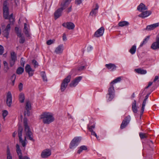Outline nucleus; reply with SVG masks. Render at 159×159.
Wrapping results in <instances>:
<instances>
[{
  "mask_svg": "<svg viewBox=\"0 0 159 159\" xmlns=\"http://www.w3.org/2000/svg\"><path fill=\"white\" fill-rule=\"evenodd\" d=\"M7 159H12V156L11 155L10 149L8 146L7 148Z\"/></svg>",
  "mask_w": 159,
  "mask_h": 159,
  "instance_id": "obj_32",
  "label": "nucleus"
},
{
  "mask_svg": "<svg viewBox=\"0 0 159 159\" xmlns=\"http://www.w3.org/2000/svg\"><path fill=\"white\" fill-rule=\"evenodd\" d=\"M82 0H75V4L77 5H79L82 2Z\"/></svg>",
  "mask_w": 159,
  "mask_h": 159,
  "instance_id": "obj_55",
  "label": "nucleus"
},
{
  "mask_svg": "<svg viewBox=\"0 0 159 159\" xmlns=\"http://www.w3.org/2000/svg\"><path fill=\"white\" fill-rule=\"evenodd\" d=\"M7 2L5 1L3 3V15L5 19H8L9 15V10L8 7L7 6Z\"/></svg>",
  "mask_w": 159,
  "mask_h": 159,
  "instance_id": "obj_7",
  "label": "nucleus"
},
{
  "mask_svg": "<svg viewBox=\"0 0 159 159\" xmlns=\"http://www.w3.org/2000/svg\"><path fill=\"white\" fill-rule=\"evenodd\" d=\"M16 34H17L18 37H19V38H20L22 37V34H21V33L20 32H16Z\"/></svg>",
  "mask_w": 159,
  "mask_h": 159,
  "instance_id": "obj_62",
  "label": "nucleus"
},
{
  "mask_svg": "<svg viewBox=\"0 0 159 159\" xmlns=\"http://www.w3.org/2000/svg\"><path fill=\"white\" fill-rule=\"evenodd\" d=\"M8 114V112L6 110H4L2 111V116H3V118L5 119V117Z\"/></svg>",
  "mask_w": 159,
  "mask_h": 159,
  "instance_id": "obj_44",
  "label": "nucleus"
},
{
  "mask_svg": "<svg viewBox=\"0 0 159 159\" xmlns=\"http://www.w3.org/2000/svg\"><path fill=\"white\" fill-rule=\"evenodd\" d=\"M132 110L134 113H136L138 111L137 107H136V102L134 100L133 103L132 105Z\"/></svg>",
  "mask_w": 159,
  "mask_h": 159,
  "instance_id": "obj_27",
  "label": "nucleus"
},
{
  "mask_svg": "<svg viewBox=\"0 0 159 159\" xmlns=\"http://www.w3.org/2000/svg\"><path fill=\"white\" fill-rule=\"evenodd\" d=\"M137 9L139 11L142 12L143 11L147 10L148 8L144 4L142 3L138 6Z\"/></svg>",
  "mask_w": 159,
  "mask_h": 159,
  "instance_id": "obj_23",
  "label": "nucleus"
},
{
  "mask_svg": "<svg viewBox=\"0 0 159 159\" xmlns=\"http://www.w3.org/2000/svg\"><path fill=\"white\" fill-rule=\"evenodd\" d=\"M71 79L70 75L67 76L63 80L61 85V90L62 92L64 91L68 85V83L70 82Z\"/></svg>",
  "mask_w": 159,
  "mask_h": 159,
  "instance_id": "obj_4",
  "label": "nucleus"
},
{
  "mask_svg": "<svg viewBox=\"0 0 159 159\" xmlns=\"http://www.w3.org/2000/svg\"><path fill=\"white\" fill-rule=\"evenodd\" d=\"M131 120V117L129 115H128L126 116L124 119L123 120L128 124L129 123Z\"/></svg>",
  "mask_w": 159,
  "mask_h": 159,
  "instance_id": "obj_41",
  "label": "nucleus"
},
{
  "mask_svg": "<svg viewBox=\"0 0 159 159\" xmlns=\"http://www.w3.org/2000/svg\"><path fill=\"white\" fill-rule=\"evenodd\" d=\"M89 131L91 132V134L92 135H94L95 134V132L93 131L92 129H91L90 128L89 129Z\"/></svg>",
  "mask_w": 159,
  "mask_h": 159,
  "instance_id": "obj_59",
  "label": "nucleus"
},
{
  "mask_svg": "<svg viewBox=\"0 0 159 159\" xmlns=\"http://www.w3.org/2000/svg\"><path fill=\"white\" fill-rule=\"evenodd\" d=\"M23 32L24 33L25 36L27 37H29L30 36V30L28 29V27H27V24L26 23L24 24Z\"/></svg>",
  "mask_w": 159,
  "mask_h": 159,
  "instance_id": "obj_22",
  "label": "nucleus"
},
{
  "mask_svg": "<svg viewBox=\"0 0 159 159\" xmlns=\"http://www.w3.org/2000/svg\"><path fill=\"white\" fill-rule=\"evenodd\" d=\"M99 8L98 4H96L95 7L93 9L90 13V15L92 16H95L96 14L98 13V10Z\"/></svg>",
  "mask_w": 159,
  "mask_h": 159,
  "instance_id": "obj_25",
  "label": "nucleus"
},
{
  "mask_svg": "<svg viewBox=\"0 0 159 159\" xmlns=\"http://www.w3.org/2000/svg\"><path fill=\"white\" fill-rule=\"evenodd\" d=\"M12 95L10 92H8L7 96L6 103L7 105L10 107L12 103Z\"/></svg>",
  "mask_w": 159,
  "mask_h": 159,
  "instance_id": "obj_15",
  "label": "nucleus"
},
{
  "mask_svg": "<svg viewBox=\"0 0 159 159\" xmlns=\"http://www.w3.org/2000/svg\"><path fill=\"white\" fill-rule=\"evenodd\" d=\"M129 24V23L126 21H120L118 23V25L119 26L123 27L124 26H128Z\"/></svg>",
  "mask_w": 159,
  "mask_h": 159,
  "instance_id": "obj_30",
  "label": "nucleus"
},
{
  "mask_svg": "<svg viewBox=\"0 0 159 159\" xmlns=\"http://www.w3.org/2000/svg\"><path fill=\"white\" fill-rule=\"evenodd\" d=\"M31 105L29 101H27L26 102L25 109V110H31Z\"/></svg>",
  "mask_w": 159,
  "mask_h": 159,
  "instance_id": "obj_34",
  "label": "nucleus"
},
{
  "mask_svg": "<svg viewBox=\"0 0 159 159\" xmlns=\"http://www.w3.org/2000/svg\"><path fill=\"white\" fill-rule=\"evenodd\" d=\"M63 50V45L62 44H60L56 48L55 52L57 54H60L62 52Z\"/></svg>",
  "mask_w": 159,
  "mask_h": 159,
  "instance_id": "obj_24",
  "label": "nucleus"
},
{
  "mask_svg": "<svg viewBox=\"0 0 159 159\" xmlns=\"http://www.w3.org/2000/svg\"><path fill=\"white\" fill-rule=\"evenodd\" d=\"M82 77L79 76L76 77L75 79L72 81L70 84V87H74L81 80Z\"/></svg>",
  "mask_w": 159,
  "mask_h": 159,
  "instance_id": "obj_11",
  "label": "nucleus"
},
{
  "mask_svg": "<svg viewBox=\"0 0 159 159\" xmlns=\"http://www.w3.org/2000/svg\"><path fill=\"white\" fill-rule=\"evenodd\" d=\"M108 94L109 96L108 98L109 101H111L114 97V87L113 84H110V87L108 89Z\"/></svg>",
  "mask_w": 159,
  "mask_h": 159,
  "instance_id": "obj_6",
  "label": "nucleus"
},
{
  "mask_svg": "<svg viewBox=\"0 0 159 159\" xmlns=\"http://www.w3.org/2000/svg\"><path fill=\"white\" fill-rule=\"evenodd\" d=\"M145 106V105H142V108L141 109V111L140 112V116L142 115L143 114L144 111V107Z\"/></svg>",
  "mask_w": 159,
  "mask_h": 159,
  "instance_id": "obj_52",
  "label": "nucleus"
},
{
  "mask_svg": "<svg viewBox=\"0 0 159 159\" xmlns=\"http://www.w3.org/2000/svg\"><path fill=\"white\" fill-rule=\"evenodd\" d=\"M150 38V36H147L145 39H144L142 43L140 44V47H142L144 44H145L146 43L148 40H149Z\"/></svg>",
  "mask_w": 159,
  "mask_h": 159,
  "instance_id": "obj_38",
  "label": "nucleus"
},
{
  "mask_svg": "<svg viewBox=\"0 0 159 159\" xmlns=\"http://www.w3.org/2000/svg\"><path fill=\"white\" fill-rule=\"evenodd\" d=\"M105 66L108 70H110L111 71H114L116 70V66L114 64L110 63L108 64H106Z\"/></svg>",
  "mask_w": 159,
  "mask_h": 159,
  "instance_id": "obj_21",
  "label": "nucleus"
},
{
  "mask_svg": "<svg viewBox=\"0 0 159 159\" xmlns=\"http://www.w3.org/2000/svg\"><path fill=\"white\" fill-rule=\"evenodd\" d=\"M8 18L9 19L10 23L13 24L15 21L13 17H9Z\"/></svg>",
  "mask_w": 159,
  "mask_h": 159,
  "instance_id": "obj_57",
  "label": "nucleus"
},
{
  "mask_svg": "<svg viewBox=\"0 0 159 159\" xmlns=\"http://www.w3.org/2000/svg\"><path fill=\"white\" fill-rule=\"evenodd\" d=\"M141 13L138 15V16L142 18H144L149 16L151 14L152 12L150 11H143Z\"/></svg>",
  "mask_w": 159,
  "mask_h": 159,
  "instance_id": "obj_17",
  "label": "nucleus"
},
{
  "mask_svg": "<svg viewBox=\"0 0 159 159\" xmlns=\"http://www.w3.org/2000/svg\"><path fill=\"white\" fill-rule=\"evenodd\" d=\"M62 26L69 30H73L75 28V25L71 22H67L64 23Z\"/></svg>",
  "mask_w": 159,
  "mask_h": 159,
  "instance_id": "obj_13",
  "label": "nucleus"
},
{
  "mask_svg": "<svg viewBox=\"0 0 159 159\" xmlns=\"http://www.w3.org/2000/svg\"><path fill=\"white\" fill-rule=\"evenodd\" d=\"M10 30V24H8L6 28L2 31V34L4 37H6L7 39L8 37V35Z\"/></svg>",
  "mask_w": 159,
  "mask_h": 159,
  "instance_id": "obj_14",
  "label": "nucleus"
},
{
  "mask_svg": "<svg viewBox=\"0 0 159 159\" xmlns=\"http://www.w3.org/2000/svg\"><path fill=\"white\" fill-rule=\"evenodd\" d=\"M27 121V119L25 117L23 120L24 127V134L25 135V136H26V138L27 137V139L33 142H34L35 140L33 138V133L28 125Z\"/></svg>",
  "mask_w": 159,
  "mask_h": 159,
  "instance_id": "obj_1",
  "label": "nucleus"
},
{
  "mask_svg": "<svg viewBox=\"0 0 159 159\" xmlns=\"http://www.w3.org/2000/svg\"><path fill=\"white\" fill-rule=\"evenodd\" d=\"M135 70L138 73L141 74H145L147 73L146 70L140 68L135 69Z\"/></svg>",
  "mask_w": 159,
  "mask_h": 159,
  "instance_id": "obj_29",
  "label": "nucleus"
},
{
  "mask_svg": "<svg viewBox=\"0 0 159 159\" xmlns=\"http://www.w3.org/2000/svg\"><path fill=\"white\" fill-rule=\"evenodd\" d=\"M16 76L15 75H13L11 76L12 85H13L14 84L15 80L16 78Z\"/></svg>",
  "mask_w": 159,
  "mask_h": 159,
  "instance_id": "obj_50",
  "label": "nucleus"
},
{
  "mask_svg": "<svg viewBox=\"0 0 159 159\" xmlns=\"http://www.w3.org/2000/svg\"><path fill=\"white\" fill-rule=\"evenodd\" d=\"M26 136H25L24 140H23L22 138H21V139H19L20 142L21 143L23 147H25L26 144Z\"/></svg>",
  "mask_w": 159,
  "mask_h": 159,
  "instance_id": "obj_37",
  "label": "nucleus"
},
{
  "mask_svg": "<svg viewBox=\"0 0 159 159\" xmlns=\"http://www.w3.org/2000/svg\"><path fill=\"white\" fill-rule=\"evenodd\" d=\"M32 64L34 65V68H36L38 66V63L36 60L34 59L32 60Z\"/></svg>",
  "mask_w": 159,
  "mask_h": 159,
  "instance_id": "obj_43",
  "label": "nucleus"
},
{
  "mask_svg": "<svg viewBox=\"0 0 159 159\" xmlns=\"http://www.w3.org/2000/svg\"><path fill=\"white\" fill-rule=\"evenodd\" d=\"M63 10L61 8H59L55 11L54 13V16L55 19H57L61 16V12Z\"/></svg>",
  "mask_w": 159,
  "mask_h": 159,
  "instance_id": "obj_20",
  "label": "nucleus"
},
{
  "mask_svg": "<svg viewBox=\"0 0 159 159\" xmlns=\"http://www.w3.org/2000/svg\"><path fill=\"white\" fill-rule=\"evenodd\" d=\"M104 31V28L102 27L95 32L94 35L96 37H100L103 35Z\"/></svg>",
  "mask_w": 159,
  "mask_h": 159,
  "instance_id": "obj_10",
  "label": "nucleus"
},
{
  "mask_svg": "<svg viewBox=\"0 0 159 159\" xmlns=\"http://www.w3.org/2000/svg\"><path fill=\"white\" fill-rule=\"evenodd\" d=\"M16 151L19 156V159H30L29 157L26 156H25L23 157L19 145L18 144H16Z\"/></svg>",
  "mask_w": 159,
  "mask_h": 159,
  "instance_id": "obj_8",
  "label": "nucleus"
},
{
  "mask_svg": "<svg viewBox=\"0 0 159 159\" xmlns=\"http://www.w3.org/2000/svg\"><path fill=\"white\" fill-rule=\"evenodd\" d=\"M19 43H23L25 42V38L24 36L20 38Z\"/></svg>",
  "mask_w": 159,
  "mask_h": 159,
  "instance_id": "obj_49",
  "label": "nucleus"
},
{
  "mask_svg": "<svg viewBox=\"0 0 159 159\" xmlns=\"http://www.w3.org/2000/svg\"><path fill=\"white\" fill-rule=\"evenodd\" d=\"M81 138L80 137H75L71 141L69 148L71 149H74L76 148L80 142Z\"/></svg>",
  "mask_w": 159,
  "mask_h": 159,
  "instance_id": "obj_3",
  "label": "nucleus"
},
{
  "mask_svg": "<svg viewBox=\"0 0 159 159\" xmlns=\"http://www.w3.org/2000/svg\"><path fill=\"white\" fill-rule=\"evenodd\" d=\"M4 48L3 47L0 45V54L2 55L4 52Z\"/></svg>",
  "mask_w": 159,
  "mask_h": 159,
  "instance_id": "obj_51",
  "label": "nucleus"
},
{
  "mask_svg": "<svg viewBox=\"0 0 159 159\" xmlns=\"http://www.w3.org/2000/svg\"><path fill=\"white\" fill-rule=\"evenodd\" d=\"M26 72L28 73L29 76H32L34 74V70H33L29 64H27L25 67Z\"/></svg>",
  "mask_w": 159,
  "mask_h": 159,
  "instance_id": "obj_16",
  "label": "nucleus"
},
{
  "mask_svg": "<svg viewBox=\"0 0 159 159\" xmlns=\"http://www.w3.org/2000/svg\"><path fill=\"white\" fill-rule=\"evenodd\" d=\"M136 50V46L135 45H133L130 49L129 50V52L132 54H133L135 53Z\"/></svg>",
  "mask_w": 159,
  "mask_h": 159,
  "instance_id": "obj_33",
  "label": "nucleus"
},
{
  "mask_svg": "<svg viewBox=\"0 0 159 159\" xmlns=\"http://www.w3.org/2000/svg\"><path fill=\"white\" fill-rule=\"evenodd\" d=\"M11 57L9 61V63L11 67L12 66L15 64V62L17 60L16 54L14 52L11 53Z\"/></svg>",
  "mask_w": 159,
  "mask_h": 159,
  "instance_id": "obj_5",
  "label": "nucleus"
},
{
  "mask_svg": "<svg viewBox=\"0 0 159 159\" xmlns=\"http://www.w3.org/2000/svg\"><path fill=\"white\" fill-rule=\"evenodd\" d=\"M139 135L141 139H143L147 137V135L146 134L140 133L139 134Z\"/></svg>",
  "mask_w": 159,
  "mask_h": 159,
  "instance_id": "obj_45",
  "label": "nucleus"
},
{
  "mask_svg": "<svg viewBox=\"0 0 159 159\" xmlns=\"http://www.w3.org/2000/svg\"><path fill=\"white\" fill-rule=\"evenodd\" d=\"M23 129L22 126H19L18 129V135L19 139H21L22 138V134Z\"/></svg>",
  "mask_w": 159,
  "mask_h": 159,
  "instance_id": "obj_26",
  "label": "nucleus"
},
{
  "mask_svg": "<svg viewBox=\"0 0 159 159\" xmlns=\"http://www.w3.org/2000/svg\"><path fill=\"white\" fill-rule=\"evenodd\" d=\"M51 154V151L49 149H47L43 151L41 155L42 158H45L50 156Z\"/></svg>",
  "mask_w": 159,
  "mask_h": 159,
  "instance_id": "obj_12",
  "label": "nucleus"
},
{
  "mask_svg": "<svg viewBox=\"0 0 159 159\" xmlns=\"http://www.w3.org/2000/svg\"><path fill=\"white\" fill-rule=\"evenodd\" d=\"M121 80V78L120 77H118L112 81L111 83V84H113L115 83L120 82Z\"/></svg>",
  "mask_w": 159,
  "mask_h": 159,
  "instance_id": "obj_39",
  "label": "nucleus"
},
{
  "mask_svg": "<svg viewBox=\"0 0 159 159\" xmlns=\"http://www.w3.org/2000/svg\"><path fill=\"white\" fill-rule=\"evenodd\" d=\"M25 63V61H24V59L23 58H21L20 60V64L23 67L24 66Z\"/></svg>",
  "mask_w": 159,
  "mask_h": 159,
  "instance_id": "obj_53",
  "label": "nucleus"
},
{
  "mask_svg": "<svg viewBox=\"0 0 159 159\" xmlns=\"http://www.w3.org/2000/svg\"><path fill=\"white\" fill-rule=\"evenodd\" d=\"M3 64L4 66V71L5 72H6L9 69L8 66V64L6 61H4Z\"/></svg>",
  "mask_w": 159,
  "mask_h": 159,
  "instance_id": "obj_35",
  "label": "nucleus"
},
{
  "mask_svg": "<svg viewBox=\"0 0 159 159\" xmlns=\"http://www.w3.org/2000/svg\"><path fill=\"white\" fill-rule=\"evenodd\" d=\"M16 34H17L18 37H19V38H20L22 37V34H21V33L20 32H16Z\"/></svg>",
  "mask_w": 159,
  "mask_h": 159,
  "instance_id": "obj_61",
  "label": "nucleus"
},
{
  "mask_svg": "<svg viewBox=\"0 0 159 159\" xmlns=\"http://www.w3.org/2000/svg\"><path fill=\"white\" fill-rule=\"evenodd\" d=\"M24 71V69L23 67H18L16 70V73L19 75L21 74Z\"/></svg>",
  "mask_w": 159,
  "mask_h": 159,
  "instance_id": "obj_36",
  "label": "nucleus"
},
{
  "mask_svg": "<svg viewBox=\"0 0 159 159\" xmlns=\"http://www.w3.org/2000/svg\"><path fill=\"white\" fill-rule=\"evenodd\" d=\"M62 39L63 41H65L67 40V38L66 36V34L65 33L63 34Z\"/></svg>",
  "mask_w": 159,
  "mask_h": 159,
  "instance_id": "obj_58",
  "label": "nucleus"
},
{
  "mask_svg": "<svg viewBox=\"0 0 159 159\" xmlns=\"http://www.w3.org/2000/svg\"><path fill=\"white\" fill-rule=\"evenodd\" d=\"M156 41L153 43L151 46V48L153 50L159 49V33L156 38Z\"/></svg>",
  "mask_w": 159,
  "mask_h": 159,
  "instance_id": "obj_9",
  "label": "nucleus"
},
{
  "mask_svg": "<svg viewBox=\"0 0 159 159\" xmlns=\"http://www.w3.org/2000/svg\"><path fill=\"white\" fill-rule=\"evenodd\" d=\"M95 125L93 124L92 125L90 126L89 125H88V129L89 130V129L90 128L91 129L93 130V129L95 128Z\"/></svg>",
  "mask_w": 159,
  "mask_h": 159,
  "instance_id": "obj_54",
  "label": "nucleus"
},
{
  "mask_svg": "<svg viewBox=\"0 0 159 159\" xmlns=\"http://www.w3.org/2000/svg\"><path fill=\"white\" fill-rule=\"evenodd\" d=\"M26 111H24V116H29L30 115V110H25Z\"/></svg>",
  "mask_w": 159,
  "mask_h": 159,
  "instance_id": "obj_47",
  "label": "nucleus"
},
{
  "mask_svg": "<svg viewBox=\"0 0 159 159\" xmlns=\"http://www.w3.org/2000/svg\"><path fill=\"white\" fill-rule=\"evenodd\" d=\"M71 1V0H63L61 4L60 8L63 10L65 9L68 7Z\"/></svg>",
  "mask_w": 159,
  "mask_h": 159,
  "instance_id": "obj_18",
  "label": "nucleus"
},
{
  "mask_svg": "<svg viewBox=\"0 0 159 159\" xmlns=\"http://www.w3.org/2000/svg\"><path fill=\"white\" fill-rule=\"evenodd\" d=\"M150 94V93H149L146 95L145 97V98L143 101L142 105H145L147 100Z\"/></svg>",
  "mask_w": 159,
  "mask_h": 159,
  "instance_id": "obj_48",
  "label": "nucleus"
},
{
  "mask_svg": "<svg viewBox=\"0 0 159 159\" xmlns=\"http://www.w3.org/2000/svg\"><path fill=\"white\" fill-rule=\"evenodd\" d=\"M153 84V82H149L148 86L146 87V89H148L149 87L151 86Z\"/></svg>",
  "mask_w": 159,
  "mask_h": 159,
  "instance_id": "obj_60",
  "label": "nucleus"
},
{
  "mask_svg": "<svg viewBox=\"0 0 159 159\" xmlns=\"http://www.w3.org/2000/svg\"><path fill=\"white\" fill-rule=\"evenodd\" d=\"M41 74L42 77L43 79V81H47V79L45 72L44 71L42 72L41 73Z\"/></svg>",
  "mask_w": 159,
  "mask_h": 159,
  "instance_id": "obj_40",
  "label": "nucleus"
},
{
  "mask_svg": "<svg viewBox=\"0 0 159 159\" xmlns=\"http://www.w3.org/2000/svg\"><path fill=\"white\" fill-rule=\"evenodd\" d=\"M128 124V123H127L126 122H125L123 120L121 125L120 128L121 129L124 128Z\"/></svg>",
  "mask_w": 159,
  "mask_h": 159,
  "instance_id": "obj_42",
  "label": "nucleus"
},
{
  "mask_svg": "<svg viewBox=\"0 0 159 159\" xmlns=\"http://www.w3.org/2000/svg\"><path fill=\"white\" fill-rule=\"evenodd\" d=\"M40 118L43 119V123L49 124L54 121V120L53 115L49 112H45L40 116Z\"/></svg>",
  "mask_w": 159,
  "mask_h": 159,
  "instance_id": "obj_2",
  "label": "nucleus"
},
{
  "mask_svg": "<svg viewBox=\"0 0 159 159\" xmlns=\"http://www.w3.org/2000/svg\"><path fill=\"white\" fill-rule=\"evenodd\" d=\"M159 26V22L149 25L147 26L145 30H151Z\"/></svg>",
  "mask_w": 159,
  "mask_h": 159,
  "instance_id": "obj_19",
  "label": "nucleus"
},
{
  "mask_svg": "<svg viewBox=\"0 0 159 159\" xmlns=\"http://www.w3.org/2000/svg\"><path fill=\"white\" fill-rule=\"evenodd\" d=\"M158 78H159V77L158 76H155V79H154V80H153V82H155V81H156L157 80H158Z\"/></svg>",
  "mask_w": 159,
  "mask_h": 159,
  "instance_id": "obj_64",
  "label": "nucleus"
},
{
  "mask_svg": "<svg viewBox=\"0 0 159 159\" xmlns=\"http://www.w3.org/2000/svg\"><path fill=\"white\" fill-rule=\"evenodd\" d=\"M23 85L21 83H20L19 85V89L20 91H21L23 89Z\"/></svg>",
  "mask_w": 159,
  "mask_h": 159,
  "instance_id": "obj_56",
  "label": "nucleus"
},
{
  "mask_svg": "<svg viewBox=\"0 0 159 159\" xmlns=\"http://www.w3.org/2000/svg\"><path fill=\"white\" fill-rule=\"evenodd\" d=\"M25 99V95L23 93H20L19 96V100L20 102L23 103L24 102Z\"/></svg>",
  "mask_w": 159,
  "mask_h": 159,
  "instance_id": "obj_31",
  "label": "nucleus"
},
{
  "mask_svg": "<svg viewBox=\"0 0 159 159\" xmlns=\"http://www.w3.org/2000/svg\"><path fill=\"white\" fill-rule=\"evenodd\" d=\"M84 66H81L80 67H79V68L78 69V70H83V69H84Z\"/></svg>",
  "mask_w": 159,
  "mask_h": 159,
  "instance_id": "obj_63",
  "label": "nucleus"
},
{
  "mask_svg": "<svg viewBox=\"0 0 159 159\" xmlns=\"http://www.w3.org/2000/svg\"><path fill=\"white\" fill-rule=\"evenodd\" d=\"M55 41L54 39H50L47 41L46 43L48 45H49L53 43Z\"/></svg>",
  "mask_w": 159,
  "mask_h": 159,
  "instance_id": "obj_46",
  "label": "nucleus"
},
{
  "mask_svg": "<svg viewBox=\"0 0 159 159\" xmlns=\"http://www.w3.org/2000/svg\"><path fill=\"white\" fill-rule=\"evenodd\" d=\"M87 150V147L85 145H82L80 147L79 149L77 151V153L78 154H80L83 150Z\"/></svg>",
  "mask_w": 159,
  "mask_h": 159,
  "instance_id": "obj_28",
  "label": "nucleus"
}]
</instances>
